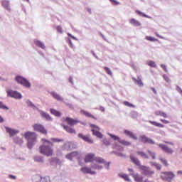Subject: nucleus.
Here are the masks:
<instances>
[{
	"label": "nucleus",
	"instance_id": "f257e3e1",
	"mask_svg": "<svg viewBox=\"0 0 182 182\" xmlns=\"http://www.w3.org/2000/svg\"><path fill=\"white\" fill-rule=\"evenodd\" d=\"M43 144L39 146V152L46 157L53 156V144L46 139H41Z\"/></svg>",
	"mask_w": 182,
	"mask_h": 182
},
{
	"label": "nucleus",
	"instance_id": "f03ea898",
	"mask_svg": "<svg viewBox=\"0 0 182 182\" xmlns=\"http://www.w3.org/2000/svg\"><path fill=\"white\" fill-rule=\"evenodd\" d=\"M130 159L134 164L138 166L139 170H141V174L149 176H153V174H154V171H151L149 167H147L146 166H141L140 164V161H139V159H137V158L134 157L133 155L130 156Z\"/></svg>",
	"mask_w": 182,
	"mask_h": 182
},
{
	"label": "nucleus",
	"instance_id": "7ed1b4c3",
	"mask_svg": "<svg viewBox=\"0 0 182 182\" xmlns=\"http://www.w3.org/2000/svg\"><path fill=\"white\" fill-rule=\"evenodd\" d=\"M24 137L28 141L27 146L28 149H32L36 141V134L35 132H27L24 134Z\"/></svg>",
	"mask_w": 182,
	"mask_h": 182
},
{
	"label": "nucleus",
	"instance_id": "20e7f679",
	"mask_svg": "<svg viewBox=\"0 0 182 182\" xmlns=\"http://www.w3.org/2000/svg\"><path fill=\"white\" fill-rule=\"evenodd\" d=\"M160 178L163 181H171L176 178V174L173 171H163L161 172Z\"/></svg>",
	"mask_w": 182,
	"mask_h": 182
},
{
	"label": "nucleus",
	"instance_id": "39448f33",
	"mask_svg": "<svg viewBox=\"0 0 182 182\" xmlns=\"http://www.w3.org/2000/svg\"><path fill=\"white\" fill-rule=\"evenodd\" d=\"M33 128L35 132L41 133V134H48V130H46V128L41 124H34Z\"/></svg>",
	"mask_w": 182,
	"mask_h": 182
},
{
	"label": "nucleus",
	"instance_id": "423d86ee",
	"mask_svg": "<svg viewBox=\"0 0 182 182\" xmlns=\"http://www.w3.org/2000/svg\"><path fill=\"white\" fill-rule=\"evenodd\" d=\"M16 80L17 82H18L20 85H22L25 87H31V85L28 80L24 78L23 77L21 76H17L16 77Z\"/></svg>",
	"mask_w": 182,
	"mask_h": 182
},
{
	"label": "nucleus",
	"instance_id": "0eeeda50",
	"mask_svg": "<svg viewBox=\"0 0 182 182\" xmlns=\"http://www.w3.org/2000/svg\"><path fill=\"white\" fill-rule=\"evenodd\" d=\"M63 122H66L67 124H68V126H70V127H73V126H76V124L80 123V121L77 119H73L69 117L63 118Z\"/></svg>",
	"mask_w": 182,
	"mask_h": 182
},
{
	"label": "nucleus",
	"instance_id": "6e6552de",
	"mask_svg": "<svg viewBox=\"0 0 182 182\" xmlns=\"http://www.w3.org/2000/svg\"><path fill=\"white\" fill-rule=\"evenodd\" d=\"M139 141H141V143H144V144H155L156 143L153 139L147 137L146 135H141L139 136Z\"/></svg>",
	"mask_w": 182,
	"mask_h": 182
},
{
	"label": "nucleus",
	"instance_id": "1a4fd4ad",
	"mask_svg": "<svg viewBox=\"0 0 182 182\" xmlns=\"http://www.w3.org/2000/svg\"><path fill=\"white\" fill-rule=\"evenodd\" d=\"M94 161H95V163H97V164H104V166H105L106 168H107V170H109V167L110 166V162H106V161L103 158L95 156Z\"/></svg>",
	"mask_w": 182,
	"mask_h": 182
},
{
	"label": "nucleus",
	"instance_id": "9d476101",
	"mask_svg": "<svg viewBox=\"0 0 182 182\" xmlns=\"http://www.w3.org/2000/svg\"><path fill=\"white\" fill-rule=\"evenodd\" d=\"M90 127L92 128L91 132H92V134H94V136L99 137V139H102V137H103V134L99 132L100 129L96 125L90 124Z\"/></svg>",
	"mask_w": 182,
	"mask_h": 182
},
{
	"label": "nucleus",
	"instance_id": "9b49d317",
	"mask_svg": "<svg viewBox=\"0 0 182 182\" xmlns=\"http://www.w3.org/2000/svg\"><path fill=\"white\" fill-rule=\"evenodd\" d=\"M158 146L160 149H161V150H163V151H164V153H166L167 154H173L174 153V151L166 145L159 144Z\"/></svg>",
	"mask_w": 182,
	"mask_h": 182
},
{
	"label": "nucleus",
	"instance_id": "f8f14e48",
	"mask_svg": "<svg viewBox=\"0 0 182 182\" xmlns=\"http://www.w3.org/2000/svg\"><path fill=\"white\" fill-rule=\"evenodd\" d=\"M8 96L14 99H22V95L16 91L10 90L7 92Z\"/></svg>",
	"mask_w": 182,
	"mask_h": 182
},
{
	"label": "nucleus",
	"instance_id": "ddd939ff",
	"mask_svg": "<svg viewBox=\"0 0 182 182\" xmlns=\"http://www.w3.org/2000/svg\"><path fill=\"white\" fill-rule=\"evenodd\" d=\"M78 137L82 139L84 141L89 143L90 144H92L93 139L90 138V135H83V134H78Z\"/></svg>",
	"mask_w": 182,
	"mask_h": 182
},
{
	"label": "nucleus",
	"instance_id": "4468645a",
	"mask_svg": "<svg viewBox=\"0 0 182 182\" xmlns=\"http://www.w3.org/2000/svg\"><path fill=\"white\" fill-rule=\"evenodd\" d=\"M95 158H96V155H95V154H91V153L87 154L84 159V161L85 163H92V161H95Z\"/></svg>",
	"mask_w": 182,
	"mask_h": 182
},
{
	"label": "nucleus",
	"instance_id": "2eb2a0df",
	"mask_svg": "<svg viewBox=\"0 0 182 182\" xmlns=\"http://www.w3.org/2000/svg\"><path fill=\"white\" fill-rule=\"evenodd\" d=\"M6 133H9L10 137H14V136H16V134H18V133H19L18 130L9 128L8 127H6Z\"/></svg>",
	"mask_w": 182,
	"mask_h": 182
},
{
	"label": "nucleus",
	"instance_id": "dca6fc26",
	"mask_svg": "<svg viewBox=\"0 0 182 182\" xmlns=\"http://www.w3.org/2000/svg\"><path fill=\"white\" fill-rule=\"evenodd\" d=\"M61 126H62V127H63L64 130H65V132H67L68 133H70L72 134H76V130H75V129H73L68 125H65L63 124H62Z\"/></svg>",
	"mask_w": 182,
	"mask_h": 182
},
{
	"label": "nucleus",
	"instance_id": "f3484780",
	"mask_svg": "<svg viewBox=\"0 0 182 182\" xmlns=\"http://www.w3.org/2000/svg\"><path fill=\"white\" fill-rule=\"evenodd\" d=\"M81 171L84 173V174H96L95 171H92V168L89 167H82L81 168Z\"/></svg>",
	"mask_w": 182,
	"mask_h": 182
},
{
	"label": "nucleus",
	"instance_id": "a211bd4d",
	"mask_svg": "<svg viewBox=\"0 0 182 182\" xmlns=\"http://www.w3.org/2000/svg\"><path fill=\"white\" fill-rule=\"evenodd\" d=\"M34 180H38L41 182H50L49 177L42 178L41 176L38 175L34 178Z\"/></svg>",
	"mask_w": 182,
	"mask_h": 182
},
{
	"label": "nucleus",
	"instance_id": "6ab92c4d",
	"mask_svg": "<svg viewBox=\"0 0 182 182\" xmlns=\"http://www.w3.org/2000/svg\"><path fill=\"white\" fill-rule=\"evenodd\" d=\"M77 156H79V153L77 151H74V152L67 154L66 159H68V160H72V159H75V157H77Z\"/></svg>",
	"mask_w": 182,
	"mask_h": 182
},
{
	"label": "nucleus",
	"instance_id": "aec40b11",
	"mask_svg": "<svg viewBox=\"0 0 182 182\" xmlns=\"http://www.w3.org/2000/svg\"><path fill=\"white\" fill-rule=\"evenodd\" d=\"M124 132L127 136H129V137H131V139H133L134 140H137V136H136V135H134L133 132L129 130H124Z\"/></svg>",
	"mask_w": 182,
	"mask_h": 182
},
{
	"label": "nucleus",
	"instance_id": "412c9836",
	"mask_svg": "<svg viewBox=\"0 0 182 182\" xmlns=\"http://www.w3.org/2000/svg\"><path fill=\"white\" fill-rule=\"evenodd\" d=\"M50 113H51V114H53V116H55L56 117H60V116H62V113L55 109H50Z\"/></svg>",
	"mask_w": 182,
	"mask_h": 182
},
{
	"label": "nucleus",
	"instance_id": "4be33fe9",
	"mask_svg": "<svg viewBox=\"0 0 182 182\" xmlns=\"http://www.w3.org/2000/svg\"><path fill=\"white\" fill-rule=\"evenodd\" d=\"M50 95L54 99H56V100H58V102H62V100H63V98H62L60 95H58V93L55 92H50Z\"/></svg>",
	"mask_w": 182,
	"mask_h": 182
},
{
	"label": "nucleus",
	"instance_id": "5701e85b",
	"mask_svg": "<svg viewBox=\"0 0 182 182\" xmlns=\"http://www.w3.org/2000/svg\"><path fill=\"white\" fill-rule=\"evenodd\" d=\"M149 123L150 124H152V126H155V127H161V129L164 128V125L161 123H159L156 121H149Z\"/></svg>",
	"mask_w": 182,
	"mask_h": 182
},
{
	"label": "nucleus",
	"instance_id": "b1692460",
	"mask_svg": "<svg viewBox=\"0 0 182 182\" xmlns=\"http://www.w3.org/2000/svg\"><path fill=\"white\" fill-rule=\"evenodd\" d=\"M155 114H156V116H161L162 117H164L165 119H167V117H168V116L167 115V114L166 112H164L160 110L156 111Z\"/></svg>",
	"mask_w": 182,
	"mask_h": 182
},
{
	"label": "nucleus",
	"instance_id": "393cba45",
	"mask_svg": "<svg viewBox=\"0 0 182 182\" xmlns=\"http://www.w3.org/2000/svg\"><path fill=\"white\" fill-rule=\"evenodd\" d=\"M41 117H43L44 119H46V120H48L50 122L53 120L50 115H49V114H48V113H46L44 112H41Z\"/></svg>",
	"mask_w": 182,
	"mask_h": 182
},
{
	"label": "nucleus",
	"instance_id": "a878e982",
	"mask_svg": "<svg viewBox=\"0 0 182 182\" xmlns=\"http://www.w3.org/2000/svg\"><path fill=\"white\" fill-rule=\"evenodd\" d=\"M132 176L134 178L135 181H137V182L143 181V177L140 176V175H139V173L132 174Z\"/></svg>",
	"mask_w": 182,
	"mask_h": 182
},
{
	"label": "nucleus",
	"instance_id": "bb28decb",
	"mask_svg": "<svg viewBox=\"0 0 182 182\" xmlns=\"http://www.w3.org/2000/svg\"><path fill=\"white\" fill-rule=\"evenodd\" d=\"M129 23H131V25H134V26H140V25H141V23H140L139 21L134 18H131L129 20Z\"/></svg>",
	"mask_w": 182,
	"mask_h": 182
},
{
	"label": "nucleus",
	"instance_id": "cd10ccee",
	"mask_svg": "<svg viewBox=\"0 0 182 182\" xmlns=\"http://www.w3.org/2000/svg\"><path fill=\"white\" fill-rule=\"evenodd\" d=\"M34 43L36 46H37L38 48H41V49H45V44L39 41L38 40H35Z\"/></svg>",
	"mask_w": 182,
	"mask_h": 182
},
{
	"label": "nucleus",
	"instance_id": "c85d7f7f",
	"mask_svg": "<svg viewBox=\"0 0 182 182\" xmlns=\"http://www.w3.org/2000/svg\"><path fill=\"white\" fill-rule=\"evenodd\" d=\"M119 144H122V146H131L132 142H129V141H127L126 140H124V139H120L119 140Z\"/></svg>",
	"mask_w": 182,
	"mask_h": 182
},
{
	"label": "nucleus",
	"instance_id": "c756f323",
	"mask_svg": "<svg viewBox=\"0 0 182 182\" xmlns=\"http://www.w3.org/2000/svg\"><path fill=\"white\" fill-rule=\"evenodd\" d=\"M136 154L138 156H141V157H143L144 159H149V155L143 151H136Z\"/></svg>",
	"mask_w": 182,
	"mask_h": 182
},
{
	"label": "nucleus",
	"instance_id": "7c9ffc66",
	"mask_svg": "<svg viewBox=\"0 0 182 182\" xmlns=\"http://www.w3.org/2000/svg\"><path fill=\"white\" fill-rule=\"evenodd\" d=\"M83 114H85V116H86L87 117H91V119H94L95 120H96V118L95 117V116H93L92 114H90V112H87L86 111H82Z\"/></svg>",
	"mask_w": 182,
	"mask_h": 182
},
{
	"label": "nucleus",
	"instance_id": "2f4dec72",
	"mask_svg": "<svg viewBox=\"0 0 182 182\" xmlns=\"http://www.w3.org/2000/svg\"><path fill=\"white\" fill-rule=\"evenodd\" d=\"M119 176L121 177V178H124L126 181H129V175L124 174V173H119Z\"/></svg>",
	"mask_w": 182,
	"mask_h": 182
},
{
	"label": "nucleus",
	"instance_id": "473e14b6",
	"mask_svg": "<svg viewBox=\"0 0 182 182\" xmlns=\"http://www.w3.org/2000/svg\"><path fill=\"white\" fill-rule=\"evenodd\" d=\"M2 6H4V8H6V9H8V8H9V1L6 0H3Z\"/></svg>",
	"mask_w": 182,
	"mask_h": 182
},
{
	"label": "nucleus",
	"instance_id": "72a5a7b5",
	"mask_svg": "<svg viewBox=\"0 0 182 182\" xmlns=\"http://www.w3.org/2000/svg\"><path fill=\"white\" fill-rule=\"evenodd\" d=\"M108 134H109V136H110L111 139H113V140H118V142L119 143V140H121V139L118 136L113 135L110 133H108Z\"/></svg>",
	"mask_w": 182,
	"mask_h": 182
},
{
	"label": "nucleus",
	"instance_id": "f704fd0d",
	"mask_svg": "<svg viewBox=\"0 0 182 182\" xmlns=\"http://www.w3.org/2000/svg\"><path fill=\"white\" fill-rule=\"evenodd\" d=\"M145 39L149 42H156L157 41L155 38L149 36H146Z\"/></svg>",
	"mask_w": 182,
	"mask_h": 182
},
{
	"label": "nucleus",
	"instance_id": "c9c22d12",
	"mask_svg": "<svg viewBox=\"0 0 182 182\" xmlns=\"http://www.w3.org/2000/svg\"><path fill=\"white\" fill-rule=\"evenodd\" d=\"M0 109H2L3 110H9V108L4 105V102H0Z\"/></svg>",
	"mask_w": 182,
	"mask_h": 182
},
{
	"label": "nucleus",
	"instance_id": "e433bc0d",
	"mask_svg": "<svg viewBox=\"0 0 182 182\" xmlns=\"http://www.w3.org/2000/svg\"><path fill=\"white\" fill-rule=\"evenodd\" d=\"M104 70H105L106 73H107V75H109V76H112V75H113V73H112V70H110V68L107 67H104Z\"/></svg>",
	"mask_w": 182,
	"mask_h": 182
},
{
	"label": "nucleus",
	"instance_id": "4c0bfd02",
	"mask_svg": "<svg viewBox=\"0 0 182 182\" xmlns=\"http://www.w3.org/2000/svg\"><path fill=\"white\" fill-rule=\"evenodd\" d=\"M147 65L151 68H156V63L154 61L150 60L147 63Z\"/></svg>",
	"mask_w": 182,
	"mask_h": 182
},
{
	"label": "nucleus",
	"instance_id": "58836bf2",
	"mask_svg": "<svg viewBox=\"0 0 182 182\" xmlns=\"http://www.w3.org/2000/svg\"><path fill=\"white\" fill-rule=\"evenodd\" d=\"M134 80L137 83V85L139 86H140L141 87L144 86V84H143V81H141V79H138V80H136V79H134Z\"/></svg>",
	"mask_w": 182,
	"mask_h": 182
},
{
	"label": "nucleus",
	"instance_id": "ea45409f",
	"mask_svg": "<svg viewBox=\"0 0 182 182\" xmlns=\"http://www.w3.org/2000/svg\"><path fill=\"white\" fill-rule=\"evenodd\" d=\"M124 106H127V107H134V105L133 104H131L130 102L127 101L124 102Z\"/></svg>",
	"mask_w": 182,
	"mask_h": 182
},
{
	"label": "nucleus",
	"instance_id": "a19ab883",
	"mask_svg": "<svg viewBox=\"0 0 182 182\" xmlns=\"http://www.w3.org/2000/svg\"><path fill=\"white\" fill-rule=\"evenodd\" d=\"M160 161H161L162 164H164L166 167H167L168 166V163L167 162V160H166L163 158H161Z\"/></svg>",
	"mask_w": 182,
	"mask_h": 182
},
{
	"label": "nucleus",
	"instance_id": "79ce46f5",
	"mask_svg": "<svg viewBox=\"0 0 182 182\" xmlns=\"http://www.w3.org/2000/svg\"><path fill=\"white\" fill-rule=\"evenodd\" d=\"M92 168H95L97 170H102L103 168V166L95 164L94 166H92Z\"/></svg>",
	"mask_w": 182,
	"mask_h": 182
},
{
	"label": "nucleus",
	"instance_id": "37998d69",
	"mask_svg": "<svg viewBox=\"0 0 182 182\" xmlns=\"http://www.w3.org/2000/svg\"><path fill=\"white\" fill-rule=\"evenodd\" d=\"M149 154H150V156H151L153 160H154L156 159V154H154L153 151L148 150L147 151Z\"/></svg>",
	"mask_w": 182,
	"mask_h": 182
},
{
	"label": "nucleus",
	"instance_id": "c03bdc74",
	"mask_svg": "<svg viewBox=\"0 0 182 182\" xmlns=\"http://www.w3.org/2000/svg\"><path fill=\"white\" fill-rule=\"evenodd\" d=\"M56 30L58 32H59V33H63V29L62 28V26H58L56 27Z\"/></svg>",
	"mask_w": 182,
	"mask_h": 182
},
{
	"label": "nucleus",
	"instance_id": "a18cd8bd",
	"mask_svg": "<svg viewBox=\"0 0 182 182\" xmlns=\"http://www.w3.org/2000/svg\"><path fill=\"white\" fill-rule=\"evenodd\" d=\"M51 140L54 143H60V141H63V139H56V138H53V139H51Z\"/></svg>",
	"mask_w": 182,
	"mask_h": 182
},
{
	"label": "nucleus",
	"instance_id": "49530a36",
	"mask_svg": "<svg viewBox=\"0 0 182 182\" xmlns=\"http://www.w3.org/2000/svg\"><path fill=\"white\" fill-rule=\"evenodd\" d=\"M163 77H164V80L167 82V83H168L170 82V77H168V76H167V75L164 74Z\"/></svg>",
	"mask_w": 182,
	"mask_h": 182
},
{
	"label": "nucleus",
	"instance_id": "de8ad7c7",
	"mask_svg": "<svg viewBox=\"0 0 182 182\" xmlns=\"http://www.w3.org/2000/svg\"><path fill=\"white\" fill-rule=\"evenodd\" d=\"M161 68H162V69L164 70V72H166V73L168 72V70H167V67L166 66V65H164V64L161 65Z\"/></svg>",
	"mask_w": 182,
	"mask_h": 182
},
{
	"label": "nucleus",
	"instance_id": "09e8293b",
	"mask_svg": "<svg viewBox=\"0 0 182 182\" xmlns=\"http://www.w3.org/2000/svg\"><path fill=\"white\" fill-rule=\"evenodd\" d=\"M103 143L105 144V146H109L110 144V141H109L107 139H103Z\"/></svg>",
	"mask_w": 182,
	"mask_h": 182
},
{
	"label": "nucleus",
	"instance_id": "8fccbe9b",
	"mask_svg": "<svg viewBox=\"0 0 182 182\" xmlns=\"http://www.w3.org/2000/svg\"><path fill=\"white\" fill-rule=\"evenodd\" d=\"M160 122H161L162 123H164V124H168V123H170L169 121H168L166 119H161Z\"/></svg>",
	"mask_w": 182,
	"mask_h": 182
},
{
	"label": "nucleus",
	"instance_id": "3c124183",
	"mask_svg": "<svg viewBox=\"0 0 182 182\" xmlns=\"http://www.w3.org/2000/svg\"><path fill=\"white\" fill-rule=\"evenodd\" d=\"M136 13L138 14V15H143L145 18H147V16L146 14H144L141 11L136 10Z\"/></svg>",
	"mask_w": 182,
	"mask_h": 182
},
{
	"label": "nucleus",
	"instance_id": "603ef678",
	"mask_svg": "<svg viewBox=\"0 0 182 182\" xmlns=\"http://www.w3.org/2000/svg\"><path fill=\"white\" fill-rule=\"evenodd\" d=\"M109 1H110V2L114 4V5H119V4H120L119 1H117L116 0H109Z\"/></svg>",
	"mask_w": 182,
	"mask_h": 182
},
{
	"label": "nucleus",
	"instance_id": "864d4df0",
	"mask_svg": "<svg viewBox=\"0 0 182 182\" xmlns=\"http://www.w3.org/2000/svg\"><path fill=\"white\" fill-rule=\"evenodd\" d=\"M9 178H12L13 180H16V176H15L14 175H9Z\"/></svg>",
	"mask_w": 182,
	"mask_h": 182
},
{
	"label": "nucleus",
	"instance_id": "5fc2aeb1",
	"mask_svg": "<svg viewBox=\"0 0 182 182\" xmlns=\"http://www.w3.org/2000/svg\"><path fill=\"white\" fill-rule=\"evenodd\" d=\"M166 144H170L171 146H174V143L170 141H165Z\"/></svg>",
	"mask_w": 182,
	"mask_h": 182
},
{
	"label": "nucleus",
	"instance_id": "6e6d98bb",
	"mask_svg": "<svg viewBox=\"0 0 182 182\" xmlns=\"http://www.w3.org/2000/svg\"><path fill=\"white\" fill-rule=\"evenodd\" d=\"M4 118L0 115V123H4Z\"/></svg>",
	"mask_w": 182,
	"mask_h": 182
},
{
	"label": "nucleus",
	"instance_id": "4d7b16f0",
	"mask_svg": "<svg viewBox=\"0 0 182 182\" xmlns=\"http://www.w3.org/2000/svg\"><path fill=\"white\" fill-rule=\"evenodd\" d=\"M157 170H161V166L160 165H156Z\"/></svg>",
	"mask_w": 182,
	"mask_h": 182
},
{
	"label": "nucleus",
	"instance_id": "13d9d810",
	"mask_svg": "<svg viewBox=\"0 0 182 182\" xmlns=\"http://www.w3.org/2000/svg\"><path fill=\"white\" fill-rule=\"evenodd\" d=\"M134 116H137V112H134L132 113V117H133V118H134Z\"/></svg>",
	"mask_w": 182,
	"mask_h": 182
},
{
	"label": "nucleus",
	"instance_id": "bf43d9fd",
	"mask_svg": "<svg viewBox=\"0 0 182 182\" xmlns=\"http://www.w3.org/2000/svg\"><path fill=\"white\" fill-rule=\"evenodd\" d=\"M68 36H70V38H73V39H75V37H73V36H72V34H70V33H68Z\"/></svg>",
	"mask_w": 182,
	"mask_h": 182
},
{
	"label": "nucleus",
	"instance_id": "052dcab7",
	"mask_svg": "<svg viewBox=\"0 0 182 182\" xmlns=\"http://www.w3.org/2000/svg\"><path fill=\"white\" fill-rule=\"evenodd\" d=\"M178 174H180V175H181L182 176V171H178Z\"/></svg>",
	"mask_w": 182,
	"mask_h": 182
},
{
	"label": "nucleus",
	"instance_id": "680f3d73",
	"mask_svg": "<svg viewBox=\"0 0 182 182\" xmlns=\"http://www.w3.org/2000/svg\"><path fill=\"white\" fill-rule=\"evenodd\" d=\"M152 90H153V92H154V93H157V91H156V89H154V88H152Z\"/></svg>",
	"mask_w": 182,
	"mask_h": 182
},
{
	"label": "nucleus",
	"instance_id": "e2e57ef3",
	"mask_svg": "<svg viewBox=\"0 0 182 182\" xmlns=\"http://www.w3.org/2000/svg\"><path fill=\"white\" fill-rule=\"evenodd\" d=\"M87 11L89 12V14H92V10L90 9H88Z\"/></svg>",
	"mask_w": 182,
	"mask_h": 182
},
{
	"label": "nucleus",
	"instance_id": "0e129e2a",
	"mask_svg": "<svg viewBox=\"0 0 182 182\" xmlns=\"http://www.w3.org/2000/svg\"><path fill=\"white\" fill-rule=\"evenodd\" d=\"M69 80H70V83H73V81H72V78H70Z\"/></svg>",
	"mask_w": 182,
	"mask_h": 182
},
{
	"label": "nucleus",
	"instance_id": "69168bd1",
	"mask_svg": "<svg viewBox=\"0 0 182 182\" xmlns=\"http://www.w3.org/2000/svg\"><path fill=\"white\" fill-rule=\"evenodd\" d=\"M156 35L158 38H160V36L157 33H156Z\"/></svg>",
	"mask_w": 182,
	"mask_h": 182
},
{
	"label": "nucleus",
	"instance_id": "338daca9",
	"mask_svg": "<svg viewBox=\"0 0 182 182\" xmlns=\"http://www.w3.org/2000/svg\"><path fill=\"white\" fill-rule=\"evenodd\" d=\"M129 171H131V173H133V169H129Z\"/></svg>",
	"mask_w": 182,
	"mask_h": 182
},
{
	"label": "nucleus",
	"instance_id": "774afa93",
	"mask_svg": "<svg viewBox=\"0 0 182 182\" xmlns=\"http://www.w3.org/2000/svg\"><path fill=\"white\" fill-rule=\"evenodd\" d=\"M180 91H181V94L182 95V90H181V88H180Z\"/></svg>",
	"mask_w": 182,
	"mask_h": 182
}]
</instances>
